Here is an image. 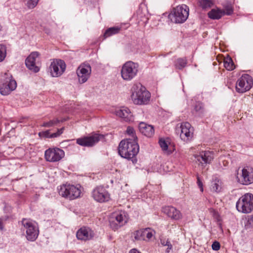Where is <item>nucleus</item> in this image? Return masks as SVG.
Listing matches in <instances>:
<instances>
[{"label":"nucleus","instance_id":"e433bc0d","mask_svg":"<svg viewBox=\"0 0 253 253\" xmlns=\"http://www.w3.org/2000/svg\"><path fill=\"white\" fill-rule=\"evenodd\" d=\"M39 1V0H27L26 4L28 8L32 9L37 6Z\"/></svg>","mask_w":253,"mask_h":253},{"label":"nucleus","instance_id":"f03ea898","mask_svg":"<svg viewBox=\"0 0 253 253\" xmlns=\"http://www.w3.org/2000/svg\"><path fill=\"white\" fill-rule=\"evenodd\" d=\"M131 91V98L134 104H145L149 101L150 93L141 84L134 85Z\"/></svg>","mask_w":253,"mask_h":253},{"label":"nucleus","instance_id":"c756f323","mask_svg":"<svg viewBox=\"0 0 253 253\" xmlns=\"http://www.w3.org/2000/svg\"><path fill=\"white\" fill-rule=\"evenodd\" d=\"M224 9L222 11L224 12V15H231L233 13V8L232 4L230 2H225L223 4Z\"/></svg>","mask_w":253,"mask_h":253},{"label":"nucleus","instance_id":"58836bf2","mask_svg":"<svg viewBox=\"0 0 253 253\" xmlns=\"http://www.w3.org/2000/svg\"><path fill=\"white\" fill-rule=\"evenodd\" d=\"M211 247L213 250L217 251L219 250L220 245L218 242L215 241L212 243Z\"/></svg>","mask_w":253,"mask_h":253},{"label":"nucleus","instance_id":"2eb2a0df","mask_svg":"<svg viewBox=\"0 0 253 253\" xmlns=\"http://www.w3.org/2000/svg\"><path fill=\"white\" fill-rule=\"evenodd\" d=\"M92 196L96 201L103 203L108 201L110 196L108 192L103 186H97L92 192Z\"/></svg>","mask_w":253,"mask_h":253},{"label":"nucleus","instance_id":"79ce46f5","mask_svg":"<svg viewBox=\"0 0 253 253\" xmlns=\"http://www.w3.org/2000/svg\"><path fill=\"white\" fill-rule=\"evenodd\" d=\"M4 219L3 218H0V230L3 229V221Z\"/></svg>","mask_w":253,"mask_h":253},{"label":"nucleus","instance_id":"1a4fd4ad","mask_svg":"<svg viewBox=\"0 0 253 253\" xmlns=\"http://www.w3.org/2000/svg\"><path fill=\"white\" fill-rule=\"evenodd\" d=\"M1 80L3 82L2 84L0 85V93L1 95H8L16 88V82L12 79L9 73H4Z\"/></svg>","mask_w":253,"mask_h":253},{"label":"nucleus","instance_id":"c9c22d12","mask_svg":"<svg viewBox=\"0 0 253 253\" xmlns=\"http://www.w3.org/2000/svg\"><path fill=\"white\" fill-rule=\"evenodd\" d=\"M6 55V46L2 44H0V62L3 61Z\"/></svg>","mask_w":253,"mask_h":253},{"label":"nucleus","instance_id":"9b49d317","mask_svg":"<svg viewBox=\"0 0 253 253\" xmlns=\"http://www.w3.org/2000/svg\"><path fill=\"white\" fill-rule=\"evenodd\" d=\"M253 85L252 77L248 74H244L236 82V90L239 93H244L249 90Z\"/></svg>","mask_w":253,"mask_h":253},{"label":"nucleus","instance_id":"37998d69","mask_svg":"<svg viewBox=\"0 0 253 253\" xmlns=\"http://www.w3.org/2000/svg\"><path fill=\"white\" fill-rule=\"evenodd\" d=\"M129 253H141L139 252L137 250L133 249H132L130 250V251L129 252Z\"/></svg>","mask_w":253,"mask_h":253},{"label":"nucleus","instance_id":"a211bd4d","mask_svg":"<svg viewBox=\"0 0 253 253\" xmlns=\"http://www.w3.org/2000/svg\"><path fill=\"white\" fill-rule=\"evenodd\" d=\"M94 236V231L90 228L86 226L81 227L76 233L77 239L84 241L91 240Z\"/></svg>","mask_w":253,"mask_h":253},{"label":"nucleus","instance_id":"a878e982","mask_svg":"<svg viewBox=\"0 0 253 253\" xmlns=\"http://www.w3.org/2000/svg\"><path fill=\"white\" fill-rule=\"evenodd\" d=\"M208 15L211 19H219L224 15V12L219 8H213L208 12Z\"/></svg>","mask_w":253,"mask_h":253},{"label":"nucleus","instance_id":"72a5a7b5","mask_svg":"<svg viewBox=\"0 0 253 253\" xmlns=\"http://www.w3.org/2000/svg\"><path fill=\"white\" fill-rule=\"evenodd\" d=\"M66 120V119H63L62 120H59L57 118L53 119L52 120H50L49 122H44L43 125H42L44 127H51L53 126H54L56 125L60 122H64Z\"/></svg>","mask_w":253,"mask_h":253},{"label":"nucleus","instance_id":"473e14b6","mask_svg":"<svg viewBox=\"0 0 253 253\" xmlns=\"http://www.w3.org/2000/svg\"><path fill=\"white\" fill-rule=\"evenodd\" d=\"M187 59L185 58H178L175 63V67L178 69H182L187 64Z\"/></svg>","mask_w":253,"mask_h":253},{"label":"nucleus","instance_id":"0eeeda50","mask_svg":"<svg viewBox=\"0 0 253 253\" xmlns=\"http://www.w3.org/2000/svg\"><path fill=\"white\" fill-rule=\"evenodd\" d=\"M138 65L132 61H127L122 66L121 74L123 79L126 81L132 80L137 75Z\"/></svg>","mask_w":253,"mask_h":253},{"label":"nucleus","instance_id":"4c0bfd02","mask_svg":"<svg viewBox=\"0 0 253 253\" xmlns=\"http://www.w3.org/2000/svg\"><path fill=\"white\" fill-rule=\"evenodd\" d=\"M161 244L164 246H168V248L167 249L166 252L167 253H169V250H170L172 249V245L170 243V242L169 240H161Z\"/></svg>","mask_w":253,"mask_h":253},{"label":"nucleus","instance_id":"39448f33","mask_svg":"<svg viewBox=\"0 0 253 253\" xmlns=\"http://www.w3.org/2000/svg\"><path fill=\"white\" fill-rule=\"evenodd\" d=\"M23 230L26 231V238L28 241H35L39 235V229L37 223L28 218H23L21 221Z\"/></svg>","mask_w":253,"mask_h":253},{"label":"nucleus","instance_id":"cd10ccee","mask_svg":"<svg viewBox=\"0 0 253 253\" xmlns=\"http://www.w3.org/2000/svg\"><path fill=\"white\" fill-rule=\"evenodd\" d=\"M159 143L164 153L168 155L172 153V151L169 149L167 142L164 138H160L159 141Z\"/></svg>","mask_w":253,"mask_h":253},{"label":"nucleus","instance_id":"5701e85b","mask_svg":"<svg viewBox=\"0 0 253 253\" xmlns=\"http://www.w3.org/2000/svg\"><path fill=\"white\" fill-rule=\"evenodd\" d=\"M115 113L116 116L121 118L126 122H130L132 121V115L129 109L126 107H122L117 109Z\"/></svg>","mask_w":253,"mask_h":253},{"label":"nucleus","instance_id":"aec40b11","mask_svg":"<svg viewBox=\"0 0 253 253\" xmlns=\"http://www.w3.org/2000/svg\"><path fill=\"white\" fill-rule=\"evenodd\" d=\"M153 236V231L149 228L136 231L134 233V238L136 240H149Z\"/></svg>","mask_w":253,"mask_h":253},{"label":"nucleus","instance_id":"7c9ffc66","mask_svg":"<svg viewBox=\"0 0 253 253\" xmlns=\"http://www.w3.org/2000/svg\"><path fill=\"white\" fill-rule=\"evenodd\" d=\"M224 66L229 71H232L235 69V65L231 58L228 57L224 59Z\"/></svg>","mask_w":253,"mask_h":253},{"label":"nucleus","instance_id":"6ab92c4d","mask_svg":"<svg viewBox=\"0 0 253 253\" xmlns=\"http://www.w3.org/2000/svg\"><path fill=\"white\" fill-rule=\"evenodd\" d=\"M39 55V52L36 51L33 52L25 60L26 67L34 73H37L40 71L39 67L36 65V60Z\"/></svg>","mask_w":253,"mask_h":253},{"label":"nucleus","instance_id":"f8f14e48","mask_svg":"<svg viewBox=\"0 0 253 253\" xmlns=\"http://www.w3.org/2000/svg\"><path fill=\"white\" fill-rule=\"evenodd\" d=\"M194 129L188 122H183L180 127L177 126L176 132L180 133V137L182 140L188 142L191 140L193 137Z\"/></svg>","mask_w":253,"mask_h":253},{"label":"nucleus","instance_id":"4be33fe9","mask_svg":"<svg viewBox=\"0 0 253 253\" xmlns=\"http://www.w3.org/2000/svg\"><path fill=\"white\" fill-rule=\"evenodd\" d=\"M195 158L203 165L210 164L214 157L212 152L207 151L202 152L199 155H195Z\"/></svg>","mask_w":253,"mask_h":253},{"label":"nucleus","instance_id":"393cba45","mask_svg":"<svg viewBox=\"0 0 253 253\" xmlns=\"http://www.w3.org/2000/svg\"><path fill=\"white\" fill-rule=\"evenodd\" d=\"M64 127L58 129L55 133H50L49 130L41 131L39 133V135L41 138H54L60 135L63 132Z\"/></svg>","mask_w":253,"mask_h":253},{"label":"nucleus","instance_id":"ea45409f","mask_svg":"<svg viewBox=\"0 0 253 253\" xmlns=\"http://www.w3.org/2000/svg\"><path fill=\"white\" fill-rule=\"evenodd\" d=\"M194 110L196 112L202 113L203 110V106L201 104L197 103L195 105L194 107Z\"/></svg>","mask_w":253,"mask_h":253},{"label":"nucleus","instance_id":"bb28decb","mask_svg":"<svg viewBox=\"0 0 253 253\" xmlns=\"http://www.w3.org/2000/svg\"><path fill=\"white\" fill-rule=\"evenodd\" d=\"M211 190L212 191L219 192L221 189V182L217 178L213 179L211 184Z\"/></svg>","mask_w":253,"mask_h":253},{"label":"nucleus","instance_id":"dca6fc26","mask_svg":"<svg viewBox=\"0 0 253 253\" xmlns=\"http://www.w3.org/2000/svg\"><path fill=\"white\" fill-rule=\"evenodd\" d=\"M91 68L89 64H81L77 70L79 82L80 84L85 83L90 77Z\"/></svg>","mask_w":253,"mask_h":253},{"label":"nucleus","instance_id":"f3484780","mask_svg":"<svg viewBox=\"0 0 253 253\" xmlns=\"http://www.w3.org/2000/svg\"><path fill=\"white\" fill-rule=\"evenodd\" d=\"M101 137L100 135L95 133L89 136L77 139V143L81 146L91 147L97 143Z\"/></svg>","mask_w":253,"mask_h":253},{"label":"nucleus","instance_id":"7ed1b4c3","mask_svg":"<svg viewBox=\"0 0 253 253\" xmlns=\"http://www.w3.org/2000/svg\"><path fill=\"white\" fill-rule=\"evenodd\" d=\"M80 186H75L70 184H62L58 188L59 194L67 199L72 200L80 197L81 190Z\"/></svg>","mask_w":253,"mask_h":253},{"label":"nucleus","instance_id":"6e6552de","mask_svg":"<svg viewBox=\"0 0 253 253\" xmlns=\"http://www.w3.org/2000/svg\"><path fill=\"white\" fill-rule=\"evenodd\" d=\"M237 179L238 183L248 185L253 183V168L250 166H246L242 168L241 172L239 169L237 171Z\"/></svg>","mask_w":253,"mask_h":253},{"label":"nucleus","instance_id":"c85d7f7f","mask_svg":"<svg viewBox=\"0 0 253 253\" xmlns=\"http://www.w3.org/2000/svg\"><path fill=\"white\" fill-rule=\"evenodd\" d=\"M214 4L212 0H200L199 5L203 9H207L211 7Z\"/></svg>","mask_w":253,"mask_h":253},{"label":"nucleus","instance_id":"ddd939ff","mask_svg":"<svg viewBox=\"0 0 253 253\" xmlns=\"http://www.w3.org/2000/svg\"><path fill=\"white\" fill-rule=\"evenodd\" d=\"M64 155V151L57 147L49 148L44 152V158L46 161L52 163L60 161Z\"/></svg>","mask_w":253,"mask_h":253},{"label":"nucleus","instance_id":"423d86ee","mask_svg":"<svg viewBox=\"0 0 253 253\" xmlns=\"http://www.w3.org/2000/svg\"><path fill=\"white\" fill-rule=\"evenodd\" d=\"M237 210L243 213H250L253 210V195L246 193L240 197L236 203Z\"/></svg>","mask_w":253,"mask_h":253},{"label":"nucleus","instance_id":"412c9836","mask_svg":"<svg viewBox=\"0 0 253 253\" xmlns=\"http://www.w3.org/2000/svg\"><path fill=\"white\" fill-rule=\"evenodd\" d=\"M162 211L169 217L174 220H179L182 217V214L180 211L172 206L163 207Z\"/></svg>","mask_w":253,"mask_h":253},{"label":"nucleus","instance_id":"9d476101","mask_svg":"<svg viewBox=\"0 0 253 253\" xmlns=\"http://www.w3.org/2000/svg\"><path fill=\"white\" fill-rule=\"evenodd\" d=\"M128 220L127 214L124 211L114 213L110 220V225L112 229L117 230L124 225Z\"/></svg>","mask_w":253,"mask_h":253},{"label":"nucleus","instance_id":"f704fd0d","mask_svg":"<svg viewBox=\"0 0 253 253\" xmlns=\"http://www.w3.org/2000/svg\"><path fill=\"white\" fill-rule=\"evenodd\" d=\"M126 133L131 137V138H129L130 139H134L137 141V137L136 136L135 130L132 127L128 126L126 128Z\"/></svg>","mask_w":253,"mask_h":253},{"label":"nucleus","instance_id":"20e7f679","mask_svg":"<svg viewBox=\"0 0 253 253\" xmlns=\"http://www.w3.org/2000/svg\"><path fill=\"white\" fill-rule=\"evenodd\" d=\"M189 16V8L185 4L178 5L169 14L168 17L172 22L182 23Z\"/></svg>","mask_w":253,"mask_h":253},{"label":"nucleus","instance_id":"a19ab883","mask_svg":"<svg viewBox=\"0 0 253 253\" xmlns=\"http://www.w3.org/2000/svg\"><path fill=\"white\" fill-rule=\"evenodd\" d=\"M197 183L198 186L199 187V188L200 189V191L201 192H203V183L198 175L197 176Z\"/></svg>","mask_w":253,"mask_h":253},{"label":"nucleus","instance_id":"b1692460","mask_svg":"<svg viewBox=\"0 0 253 253\" xmlns=\"http://www.w3.org/2000/svg\"><path fill=\"white\" fill-rule=\"evenodd\" d=\"M138 127L140 132L148 137H151L154 134V129L152 125H148L144 122H140Z\"/></svg>","mask_w":253,"mask_h":253},{"label":"nucleus","instance_id":"4468645a","mask_svg":"<svg viewBox=\"0 0 253 253\" xmlns=\"http://www.w3.org/2000/svg\"><path fill=\"white\" fill-rule=\"evenodd\" d=\"M65 62L61 59H54L49 66L50 72L52 77H58L62 75L66 69Z\"/></svg>","mask_w":253,"mask_h":253},{"label":"nucleus","instance_id":"f257e3e1","mask_svg":"<svg viewBox=\"0 0 253 253\" xmlns=\"http://www.w3.org/2000/svg\"><path fill=\"white\" fill-rule=\"evenodd\" d=\"M139 147L137 141L126 138L122 140L119 145L118 153L124 158L131 160L133 164L137 162L135 156L139 152Z\"/></svg>","mask_w":253,"mask_h":253},{"label":"nucleus","instance_id":"2f4dec72","mask_svg":"<svg viewBox=\"0 0 253 253\" xmlns=\"http://www.w3.org/2000/svg\"><path fill=\"white\" fill-rule=\"evenodd\" d=\"M121 28L118 27H113L108 29L105 32L104 36L105 38L109 37L113 35L118 33Z\"/></svg>","mask_w":253,"mask_h":253}]
</instances>
